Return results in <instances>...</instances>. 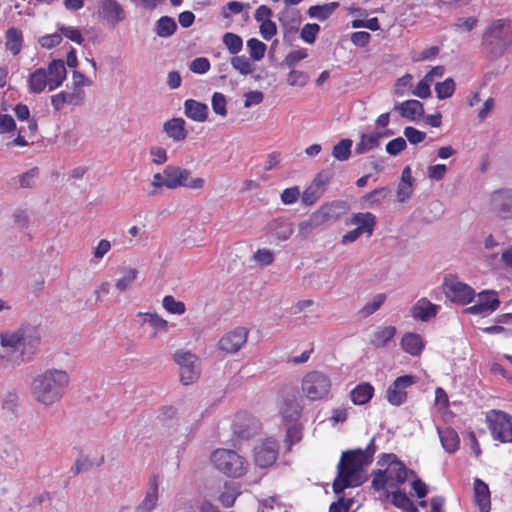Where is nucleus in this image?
<instances>
[{
    "label": "nucleus",
    "mask_w": 512,
    "mask_h": 512,
    "mask_svg": "<svg viewBox=\"0 0 512 512\" xmlns=\"http://www.w3.org/2000/svg\"><path fill=\"white\" fill-rule=\"evenodd\" d=\"M375 451V440L372 438L365 450L343 452L333 481V491L339 498L330 505L329 512H349L353 499L340 495L346 488L357 487L364 482L363 469L372 462Z\"/></svg>",
    "instance_id": "nucleus-1"
},
{
    "label": "nucleus",
    "mask_w": 512,
    "mask_h": 512,
    "mask_svg": "<svg viewBox=\"0 0 512 512\" xmlns=\"http://www.w3.org/2000/svg\"><path fill=\"white\" fill-rule=\"evenodd\" d=\"M69 382L70 377L65 370L47 369L33 378L31 396L38 404L50 407L61 401Z\"/></svg>",
    "instance_id": "nucleus-2"
},
{
    "label": "nucleus",
    "mask_w": 512,
    "mask_h": 512,
    "mask_svg": "<svg viewBox=\"0 0 512 512\" xmlns=\"http://www.w3.org/2000/svg\"><path fill=\"white\" fill-rule=\"evenodd\" d=\"M511 42L512 27L506 19L492 21L483 34V47L491 58L503 55Z\"/></svg>",
    "instance_id": "nucleus-3"
},
{
    "label": "nucleus",
    "mask_w": 512,
    "mask_h": 512,
    "mask_svg": "<svg viewBox=\"0 0 512 512\" xmlns=\"http://www.w3.org/2000/svg\"><path fill=\"white\" fill-rule=\"evenodd\" d=\"M211 461L216 469L229 477L238 478L247 471L243 457L232 450L218 449L214 451L211 455Z\"/></svg>",
    "instance_id": "nucleus-4"
},
{
    "label": "nucleus",
    "mask_w": 512,
    "mask_h": 512,
    "mask_svg": "<svg viewBox=\"0 0 512 512\" xmlns=\"http://www.w3.org/2000/svg\"><path fill=\"white\" fill-rule=\"evenodd\" d=\"M331 385V380L326 374L320 371H311L303 377L301 389L309 400L317 401L329 395Z\"/></svg>",
    "instance_id": "nucleus-5"
},
{
    "label": "nucleus",
    "mask_w": 512,
    "mask_h": 512,
    "mask_svg": "<svg viewBox=\"0 0 512 512\" xmlns=\"http://www.w3.org/2000/svg\"><path fill=\"white\" fill-rule=\"evenodd\" d=\"M173 359L179 366L182 384L190 385L198 380L201 370L199 359L195 354L179 349L174 353Z\"/></svg>",
    "instance_id": "nucleus-6"
},
{
    "label": "nucleus",
    "mask_w": 512,
    "mask_h": 512,
    "mask_svg": "<svg viewBox=\"0 0 512 512\" xmlns=\"http://www.w3.org/2000/svg\"><path fill=\"white\" fill-rule=\"evenodd\" d=\"M488 428L495 440L512 443V416L499 410H491L486 415Z\"/></svg>",
    "instance_id": "nucleus-7"
},
{
    "label": "nucleus",
    "mask_w": 512,
    "mask_h": 512,
    "mask_svg": "<svg viewBox=\"0 0 512 512\" xmlns=\"http://www.w3.org/2000/svg\"><path fill=\"white\" fill-rule=\"evenodd\" d=\"M379 464H387L384 472L389 480V487H397L405 483L409 475H415L414 471L408 469L394 454H383Z\"/></svg>",
    "instance_id": "nucleus-8"
},
{
    "label": "nucleus",
    "mask_w": 512,
    "mask_h": 512,
    "mask_svg": "<svg viewBox=\"0 0 512 512\" xmlns=\"http://www.w3.org/2000/svg\"><path fill=\"white\" fill-rule=\"evenodd\" d=\"M96 14L98 20L109 27H115L126 19L125 8L117 0H100Z\"/></svg>",
    "instance_id": "nucleus-9"
},
{
    "label": "nucleus",
    "mask_w": 512,
    "mask_h": 512,
    "mask_svg": "<svg viewBox=\"0 0 512 512\" xmlns=\"http://www.w3.org/2000/svg\"><path fill=\"white\" fill-rule=\"evenodd\" d=\"M490 211L500 220H512V189L503 188L490 196Z\"/></svg>",
    "instance_id": "nucleus-10"
},
{
    "label": "nucleus",
    "mask_w": 512,
    "mask_h": 512,
    "mask_svg": "<svg viewBox=\"0 0 512 512\" xmlns=\"http://www.w3.org/2000/svg\"><path fill=\"white\" fill-rule=\"evenodd\" d=\"M443 289L446 297L452 302L467 304L474 297V290L454 277L445 278Z\"/></svg>",
    "instance_id": "nucleus-11"
},
{
    "label": "nucleus",
    "mask_w": 512,
    "mask_h": 512,
    "mask_svg": "<svg viewBox=\"0 0 512 512\" xmlns=\"http://www.w3.org/2000/svg\"><path fill=\"white\" fill-rule=\"evenodd\" d=\"M249 331L244 327H237L225 335L218 341V347L227 354L238 352L247 342Z\"/></svg>",
    "instance_id": "nucleus-12"
},
{
    "label": "nucleus",
    "mask_w": 512,
    "mask_h": 512,
    "mask_svg": "<svg viewBox=\"0 0 512 512\" xmlns=\"http://www.w3.org/2000/svg\"><path fill=\"white\" fill-rule=\"evenodd\" d=\"M415 380L416 377L412 375H404L396 378L387 389V401L394 406L403 404L407 399L406 389L413 385Z\"/></svg>",
    "instance_id": "nucleus-13"
},
{
    "label": "nucleus",
    "mask_w": 512,
    "mask_h": 512,
    "mask_svg": "<svg viewBox=\"0 0 512 512\" xmlns=\"http://www.w3.org/2000/svg\"><path fill=\"white\" fill-rule=\"evenodd\" d=\"M261 429L260 422L250 414L239 413L233 424L234 434L240 439H249Z\"/></svg>",
    "instance_id": "nucleus-14"
},
{
    "label": "nucleus",
    "mask_w": 512,
    "mask_h": 512,
    "mask_svg": "<svg viewBox=\"0 0 512 512\" xmlns=\"http://www.w3.org/2000/svg\"><path fill=\"white\" fill-rule=\"evenodd\" d=\"M330 181V176L319 173L312 183L305 189L302 194V202L306 206H311L317 202L324 194L326 186Z\"/></svg>",
    "instance_id": "nucleus-15"
},
{
    "label": "nucleus",
    "mask_w": 512,
    "mask_h": 512,
    "mask_svg": "<svg viewBox=\"0 0 512 512\" xmlns=\"http://www.w3.org/2000/svg\"><path fill=\"white\" fill-rule=\"evenodd\" d=\"M277 444L273 440H267L254 449V460L259 467L271 466L277 459Z\"/></svg>",
    "instance_id": "nucleus-16"
},
{
    "label": "nucleus",
    "mask_w": 512,
    "mask_h": 512,
    "mask_svg": "<svg viewBox=\"0 0 512 512\" xmlns=\"http://www.w3.org/2000/svg\"><path fill=\"white\" fill-rule=\"evenodd\" d=\"M158 498L159 480L158 476L153 475L149 480V488L145 494V497L137 506L136 512H152L157 506Z\"/></svg>",
    "instance_id": "nucleus-17"
},
{
    "label": "nucleus",
    "mask_w": 512,
    "mask_h": 512,
    "mask_svg": "<svg viewBox=\"0 0 512 512\" xmlns=\"http://www.w3.org/2000/svg\"><path fill=\"white\" fill-rule=\"evenodd\" d=\"M49 80V90L52 91L62 85L66 79V68L63 60H53L46 70Z\"/></svg>",
    "instance_id": "nucleus-18"
},
{
    "label": "nucleus",
    "mask_w": 512,
    "mask_h": 512,
    "mask_svg": "<svg viewBox=\"0 0 512 512\" xmlns=\"http://www.w3.org/2000/svg\"><path fill=\"white\" fill-rule=\"evenodd\" d=\"M474 500L480 512H490L491 501L488 485L478 478L474 481Z\"/></svg>",
    "instance_id": "nucleus-19"
},
{
    "label": "nucleus",
    "mask_w": 512,
    "mask_h": 512,
    "mask_svg": "<svg viewBox=\"0 0 512 512\" xmlns=\"http://www.w3.org/2000/svg\"><path fill=\"white\" fill-rule=\"evenodd\" d=\"M184 113L193 121L204 122L208 118V106L205 103L194 99H187L184 102Z\"/></svg>",
    "instance_id": "nucleus-20"
},
{
    "label": "nucleus",
    "mask_w": 512,
    "mask_h": 512,
    "mask_svg": "<svg viewBox=\"0 0 512 512\" xmlns=\"http://www.w3.org/2000/svg\"><path fill=\"white\" fill-rule=\"evenodd\" d=\"M439 310V306L432 304L425 298H422L416 302V304L412 308V316L416 320H421L424 322L429 321L431 318L435 317Z\"/></svg>",
    "instance_id": "nucleus-21"
},
{
    "label": "nucleus",
    "mask_w": 512,
    "mask_h": 512,
    "mask_svg": "<svg viewBox=\"0 0 512 512\" xmlns=\"http://www.w3.org/2000/svg\"><path fill=\"white\" fill-rule=\"evenodd\" d=\"M163 131L175 142L185 140L188 135L183 118H172L166 121L163 125Z\"/></svg>",
    "instance_id": "nucleus-22"
},
{
    "label": "nucleus",
    "mask_w": 512,
    "mask_h": 512,
    "mask_svg": "<svg viewBox=\"0 0 512 512\" xmlns=\"http://www.w3.org/2000/svg\"><path fill=\"white\" fill-rule=\"evenodd\" d=\"M395 109L400 111L402 117L411 121L420 119L424 115L423 104L418 100H407L395 105Z\"/></svg>",
    "instance_id": "nucleus-23"
},
{
    "label": "nucleus",
    "mask_w": 512,
    "mask_h": 512,
    "mask_svg": "<svg viewBox=\"0 0 512 512\" xmlns=\"http://www.w3.org/2000/svg\"><path fill=\"white\" fill-rule=\"evenodd\" d=\"M396 332L397 330L394 326H379L373 332L370 344L377 349L384 348L393 340Z\"/></svg>",
    "instance_id": "nucleus-24"
},
{
    "label": "nucleus",
    "mask_w": 512,
    "mask_h": 512,
    "mask_svg": "<svg viewBox=\"0 0 512 512\" xmlns=\"http://www.w3.org/2000/svg\"><path fill=\"white\" fill-rule=\"evenodd\" d=\"M269 233L280 241L287 240L293 233V225L285 219H275L268 225Z\"/></svg>",
    "instance_id": "nucleus-25"
},
{
    "label": "nucleus",
    "mask_w": 512,
    "mask_h": 512,
    "mask_svg": "<svg viewBox=\"0 0 512 512\" xmlns=\"http://www.w3.org/2000/svg\"><path fill=\"white\" fill-rule=\"evenodd\" d=\"M49 87V80L46 69L38 68L30 74L28 78V87L31 93L39 94Z\"/></svg>",
    "instance_id": "nucleus-26"
},
{
    "label": "nucleus",
    "mask_w": 512,
    "mask_h": 512,
    "mask_svg": "<svg viewBox=\"0 0 512 512\" xmlns=\"http://www.w3.org/2000/svg\"><path fill=\"white\" fill-rule=\"evenodd\" d=\"M302 406L296 397H286L280 407L282 416L287 421H297L301 415Z\"/></svg>",
    "instance_id": "nucleus-27"
},
{
    "label": "nucleus",
    "mask_w": 512,
    "mask_h": 512,
    "mask_svg": "<svg viewBox=\"0 0 512 512\" xmlns=\"http://www.w3.org/2000/svg\"><path fill=\"white\" fill-rule=\"evenodd\" d=\"M381 138V132L362 134L360 141L355 146V153L360 155L377 148L380 145Z\"/></svg>",
    "instance_id": "nucleus-28"
},
{
    "label": "nucleus",
    "mask_w": 512,
    "mask_h": 512,
    "mask_svg": "<svg viewBox=\"0 0 512 512\" xmlns=\"http://www.w3.org/2000/svg\"><path fill=\"white\" fill-rule=\"evenodd\" d=\"M441 444L448 453H454L459 448L460 439L457 432L452 428H437Z\"/></svg>",
    "instance_id": "nucleus-29"
},
{
    "label": "nucleus",
    "mask_w": 512,
    "mask_h": 512,
    "mask_svg": "<svg viewBox=\"0 0 512 512\" xmlns=\"http://www.w3.org/2000/svg\"><path fill=\"white\" fill-rule=\"evenodd\" d=\"M23 44V33L16 27L9 28L5 33V46L13 55L21 52Z\"/></svg>",
    "instance_id": "nucleus-30"
},
{
    "label": "nucleus",
    "mask_w": 512,
    "mask_h": 512,
    "mask_svg": "<svg viewBox=\"0 0 512 512\" xmlns=\"http://www.w3.org/2000/svg\"><path fill=\"white\" fill-rule=\"evenodd\" d=\"M139 316L144 317V323H148L153 330L151 338H156L158 334H165L168 332V322L156 313H139Z\"/></svg>",
    "instance_id": "nucleus-31"
},
{
    "label": "nucleus",
    "mask_w": 512,
    "mask_h": 512,
    "mask_svg": "<svg viewBox=\"0 0 512 512\" xmlns=\"http://www.w3.org/2000/svg\"><path fill=\"white\" fill-rule=\"evenodd\" d=\"M403 350L412 356L419 355L424 348V343L420 335L415 333H406L401 339Z\"/></svg>",
    "instance_id": "nucleus-32"
},
{
    "label": "nucleus",
    "mask_w": 512,
    "mask_h": 512,
    "mask_svg": "<svg viewBox=\"0 0 512 512\" xmlns=\"http://www.w3.org/2000/svg\"><path fill=\"white\" fill-rule=\"evenodd\" d=\"M374 388L370 383L357 385L350 393L351 400L356 405H363L370 401Z\"/></svg>",
    "instance_id": "nucleus-33"
},
{
    "label": "nucleus",
    "mask_w": 512,
    "mask_h": 512,
    "mask_svg": "<svg viewBox=\"0 0 512 512\" xmlns=\"http://www.w3.org/2000/svg\"><path fill=\"white\" fill-rule=\"evenodd\" d=\"M375 219V216L370 212L357 213L352 216L350 223L357 225L362 233H367L370 236L374 230Z\"/></svg>",
    "instance_id": "nucleus-34"
},
{
    "label": "nucleus",
    "mask_w": 512,
    "mask_h": 512,
    "mask_svg": "<svg viewBox=\"0 0 512 512\" xmlns=\"http://www.w3.org/2000/svg\"><path fill=\"white\" fill-rule=\"evenodd\" d=\"M241 494L238 484L233 482H226L224 490L220 493L218 500L226 508L234 505L237 497Z\"/></svg>",
    "instance_id": "nucleus-35"
},
{
    "label": "nucleus",
    "mask_w": 512,
    "mask_h": 512,
    "mask_svg": "<svg viewBox=\"0 0 512 512\" xmlns=\"http://www.w3.org/2000/svg\"><path fill=\"white\" fill-rule=\"evenodd\" d=\"M338 5L339 4L337 2H331L324 5H314L308 9L307 13L311 18L325 21L334 13Z\"/></svg>",
    "instance_id": "nucleus-36"
},
{
    "label": "nucleus",
    "mask_w": 512,
    "mask_h": 512,
    "mask_svg": "<svg viewBox=\"0 0 512 512\" xmlns=\"http://www.w3.org/2000/svg\"><path fill=\"white\" fill-rule=\"evenodd\" d=\"M177 30V24L172 17L162 16L155 25V32L159 37L167 38L172 36Z\"/></svg>",
    "instance_id": "nucleus-37"
},
{
    "label": "nucleus",
    "mask_w": 512,
    "mask_h": 512,
    "mask_svg": "<svg viewBox=\"0 0 512 512\" xmlns=\"http://www.w3.org/2000/svg\"><path fill=\"white\" fill-rule=\"evenodd\" d=\"M20 329L23 347L35 348L39 345L41 340L39 328L35 326H25Z\"/></svg>",
    "instance_id": "nucleus-38"
},
{
    "label": "nucleus",
    "mask_w": 512,
    "mask_h": 512,
    "mask_svg": "<svg viewBox=\"0 0 512 512\" xmlns=\"http://www.w3.org/2000/svg\"><path fill=\"white\" fill-rule=\"evenodd\" d=\"M391 502L394 506L404 512H418V508L414 505L412 500L406 495V493L400 490L392 492Z\"/></svg>",
    "instance_id": "nucleus-39"
},
{
    "label": "nucleus",
    "mask_w": 512,
    "mask_h": 512,
    "mask_svg": "<svg viewBox=\"0 0 512 512\" xmlns=\"http://www.w3.org/2000/svg\"><path fill=\"white\" fill-rule=\"evenodd\" d=\"M353 141L351 139H342L332 149V156L338 161H346L351 155V147Z\"/></svg>",
    "instance_id": "nucleus-40"
},
{
    "label": "nucleus",
    "mask_w": 512,
    "mask_h": 512,
    "mask_svg": "<svg viewBox=\"0 0 512 512\" xmlns=\"http://www.w3.org/2000/svg\"><path fill=\"white\" fill-rule=\"evenodd\" d=\"M385 300H386V294L380 293V294L375 295L370 302L366 303L359 310V312H358L359 315L362 318H366V317L374 314L382 306V304L385 302Z\"/></svg>",
    "instance_id": "nucleus-41"
},
{
    "label": "nucleus",
    "mask_w": 512,
    "mask_h": 512,
    "mask_svg": "<svg viewBox=\"0 0 512 512\" xmlns=\"http://www.w3.org/2000/svg\"><path fill=\"white\" fill-rule=\"evenodd\" d=\"M231 65L241 75H248L255 70V66L251 63L250 59L244 55H234L231 58Z\"/></svg>",
    "instance_id": "nucleus-42"
},
{
    "label": "nucleus",
    "mask_w": 512,
    "mask_h": 512,
    "mask_svg": "<svg viewBox=\"0 0 512 512\" xmlns=\"http://www.w3.org/2000/svg\"><path fill=\"white\" fill-rule=\"evenodd\" d=\"M344 208V202L341 201H333L331 203H327L322 205L319 210L325 218L326 222L335 221L339 217L338 210Z\"/></svg>",
    "instance_id": "nucleus-43"
},
{
    "label": "nucleus",
    "mask_w": 512,
    "mask_h": 512,
    "mask_svg": "<svg viewBox=\"0 0 512 512\" xmlns=\"http://www.w3.org/2000/svg\"><path fill=\"white\" fill-rule=\"evenodd\" d=\"M223 43L232 55L238 54L243 47L242 38L232 32H227L223 35Z\"/></svg>",
    "instance_id": "nucleus-44"
},
{
    "label": "nucleus",
    "mask_w": 512,
    "mask_h": 512,
    "mask_svg": "<svg viewBox=\"0 0 512 512\" xmlns=\"http://www.w3.org/2000/svg\"><path fill=\"white\" fill-rule=\"evenodd\" d=\"M178 166L168 165L163 170V175L165 176V187L169 189H176L182 186V182L179 181L178 178Z\"/></svg>",
    "instance_id": "nucleus-45"
},
{
    "label": "nucleus",
    "mask_w": 512,
    "mask_h": 512,
    "mask_svg": "<svg viewBox=\"0 0 512 512\" xmlns=\"http://www.w3.org/2000/svg\"><path fill=\"white\" fill-rule=\"evenodd\" d=\"M247 48L250 53V58L254 61H260L266 52V45L257 38H251L247 41Z\"/></svg>",
    "instance_id": "nucleus-46"
},
{
    "label": "nucleus",
    "mask_w": 512,
    "mask_h": 512,
    "mask_svg": "<svg viewBox=\"0 0 512 512\" xmlns=\"http://www.w3.org/2000/svg\"><path fill=\"white\" fill-rule=\"evenodd\" d=\"M19 407V396L16 390L7 391L2 399V408L11 414H15Z\"/></svg>",
    "instance_id": "nucleus-47"
},
{
    "label": "nucleus",
    "mask_w": 512,
    "mask_h": 512,
    "mask_svg": "<svg viewBox=\"0 0 512 512\" xmlns=\"http://www.w3.org/2000/svg\"><path fill=\"white\" fill-rule=\"evenodd\" d=\"M190 174H191V172L189 170L179 167L178 178H179V181L182 182V186H185V187H188L191 189H202L204 186V183H205L204 179L203 178H195V179H192L191 181H188Z\"/></svg>",
    "instance_id": "nucleus-48"
},
{
    "label": "nucleus",
    "mask_w": 512,
    "mask_h": 512,
    "mask_svg": "<svg viewBox=\"0 0 512 512\" xmlns=\"http://www.w3.org/2000/svg\"><path fill=\"white\" fill-rule=\"evenodd\" d=\"M455 91V82L452 78H447L443 82L435 84V92L439 99H447L453 95Z\"/></svg>",
    "instance_id": "nucleus-49"
},
{
    "label": "nucleus",
    "mask_w": 512,
    "mask_h": 512,
    "mask_svg": "<svg viewBox=\"0 0 512 512\" xmlns=\"http://www.w3.org/2000/svg\"><path fill=\"white\" fill-rule=\"evenodd\" d=\"M478 301L489 307V311L494 312L500 305L498 295L495 291H483L478 295Z\"/></svg>",
    "instance_id": "nucleus-50"
},
{
    "label": "nucleus",
    "mask_w": 512,
    "mask_h": 512,
    "mask_svg": "<svg viewBox=\"0 0 512 512\" xmlns=\"http://www.w3.org/2000/svg\"><path fill=\"white\" fill-rule=\"evenodd\" d=\"M138 270L135 268H128L125 270L124 275L116 281V288L123 292L125 291L137 278Z\"/></svg>",
    "instance_id": "nucleus-51"
},
{
    "label": "nucleus",
    "mask_w": 512,
    "mask_h": 512,
    "mask_svg": "<svg viewBox=\"0 0 512 512\" xmlns=\"http://www.w3.org/2000/svg\"><path fill=\"white\" fill-rule=\"evenodd\" d=\"M1 345L3 347L17 348L22 346L21 329L16 332H5L1 334Z\"/></svg>",
    "instance_id": "nucleus-52"
},
{
    "label": "nucleus",
    "mask_w": 512,
    "mask_h": 512,
    "mask_svg": "<svg viewBox=\"0 0 512 512\" xmlns=\"http://www.w3.org/2000/svg\"><path fill=\"white\" fill-rule=\"evenodd\" d=\"M162 304L169 313L181 315L185 312V304L181 301L175 300L171 295L165 296Z\"/></svg>",
    "instance_id": "nucleus-53"
},
{
    "label": "nucleus",
    "mask_w": 512,
    "mask_h": 512,
    "mask_svg": "<svg viewBox=\"0 0 512 512\" xmlns=\"http://www.w3.org/2000/svg\"><path fill=\"white\" fill-rule=\"evenodd\" d=\"M307 56V50L304 48L291 51L286 55L285 59L282 62V65L287 66L289 68H293L294 66H296L297 63L305 59Z\"/></svg>",
    "instance_id": "nucleus-54"
},
{
    "label": "nucleus",
    "mask_w": 512,
    "mask_h": 512,
    "mask_svg": "<svg viewBox=\"0 0 512 512\" xmlns=\"http://www.w3.org/2000/svg\"><path fill=\"white\" fill-rule=\"evenodd\" d=\"M320 31V26L317 23H307L303 26L300 37L305 42L312 44L315 42L316 36Z\"/></svg>",
    "instance_id": "nucleus-55"
},
{
    "label": "nucleus",
    "mask_w": 512,
    "mask_h": 512,
    "mask_svg": "<svg viewBox=\"0 0 512 512\" xmlns=\"http://www.w3.org/2000/svg\"><path fill=\"white\" fill-rule=\"evenodd\" d=\"M39 175V169L34 167L27 172L19 175V185L21 188H32L35 185L36 179Z\"/></svg>",
    "instance_id": "nucleus-56"
},
{
    "label": "nucleus",
    "mask_w": 512,
    "mask_h": 512,
    "mask_svg": "<svg viewBox=\"0 0 512 512\" xmlns=\"http://www.w3.org/2000/svg\"><path fill=\"white\" fill-rule=\"evenodd\" d=\"M211 105H212L213 111L217 115H220L222 117H225L227 115L226 98L222 93L215 92L212 95Z\"/></svg>",
    "instance_id": "nucleus-57"
},
{
    "label": "nucleus",
    "mask_w": 512,
    "mask_h": 512,
    "mask_svg": "<svg viewBox=\"0 0 512 512\" xmlns=\"http://www.w3.org/2000/svg\"><path fill=\"white\" fill-rule=\"evenodd\" d=\"M308 75L303 71L291 70L287 77L290 86H305L308 82Z\"/></svg>",
    "instance_id": "nucleus-58"
},
{
    "label": "nucleus",
    "mask_w": 512,
    "mask_h": 512,
    "mask_svg": "<svg viewBox=\"0 0 512 512\" xmlns=\"http://www.w3.org/2000/svg\"><path fill=\"white\" fill-rule=\"evenodd\" d=\"M59 31L61 33V36H65L66 38L70 39L71 41L82 44L84 41V38L80 32L79 29L71 27V26H60Z\"/></svg>",
    "instance_id": "nucleus-59"
},
{
    "label": "nucleus",
    "mask_w": 512,
    "mask_h": 512,
    "mask_svg": "<svg viewBox=\"0 0 512 512\" xmlns=\"http://www.w3.org/2000/svg\"><path fill=\"white\" fill-rule=\"evenodd\" d=\"M407 147L406 140L402 137L395 138L386 144V152L391 156H396Z\"/></svg>",
    "instance_id": "nucleus-60"
},
{
    "label": "nucleus",
    "mask_w": 512,
    "mask_h": 512,
    "mask_svg": "<svg viewBox=\"0 0 512 512\" xmlns=\"http://www.w3.org/2000/svg\"><path fill=\"white\" fill-rule=\"evenodd\" d=\"M403 134L407 140L414 145L424 141L426 138V133L411 126L405 127Z\"/></svg>",
    "instance_id": "nucleus-61"
},
{
    "label": "nucleus",
    "mask_w": 512,
    "mask_h": 512,
    "mask_svg": "<svg viewBox=\"0 0 512 512\" xmlns=\"http://www.w3.org/2000/svg\"><path fill=\"white\" fill-rule=\"evenodd\" d=\"M190 70L196 74H204L210 69V62L205 57L195 58L189 66Z\"/></svg>",
    "instance_id": "nucleus-62"
},
{
    "label": "nucleus",
    "mask_w": 512,
    "mask_h": 512,
    "mask_svg": "<svg viewBox=\"0 0 512 512\" xmlns=\"http://www.w3.org/2000/svg\"><path fill=\"white\" fill-rule=\"evenodd\" d=\"M254 260L259 264L268 266L274 261V254L269 249H258L254 254Z\"/></svg>",
    "instance_id": "nucleus-63"
},
{
    "label": "nucleus",
    "mask_w": 512,
    "mask_h": 512,
    "mask_svg": "<svg viewBox=\"0 0 512 512\" xmlns=\"http://www.w3.org/2000/svg\"><path fill=\"white\" fill-rule=\"evenodd\" d=\"M299 197L300 190L298 186L287 188L281 193V201L286 205L295 203Z\"/></svg>",
    "instance_id": "nucleus-64"
}]
</instances>
